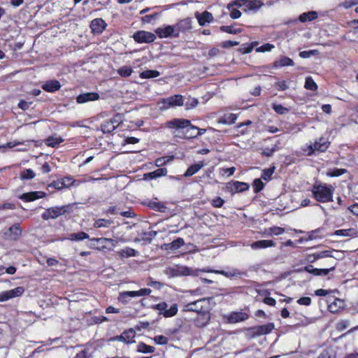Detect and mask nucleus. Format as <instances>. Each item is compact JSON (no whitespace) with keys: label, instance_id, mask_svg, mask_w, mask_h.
<instances>
[{"label":"nucleus","instance_id":"f257e3e1","mask_svg":"<svg viewBox=\"0 0 358 358\" xmlns=\"http://www.w3.org/2000/svg\"><path fill=\"white\" fill-rule=\"evenodd\" d=\"M213 297L202 298L184 306V311L195 312L198 314L195 318V324L201 327L207 325L210 320V311L212 310Z\"/></svg>","mask_w":358,"mask_h":358},{"label":"nucleus","instance_id":"f03ea898","mask_svg":"<svg viewBox=\"0 0 358 358\" xmlns=\"http://www.w3.org/2000/svg\"><path fill=\"white\" fill-rule=\"evenodd\" d=\"M169 129H185L186 138H196L197 127L192 125L189 120L180 118H174L166 123Z\"/></svg>","mask_w":358,"mask_h":358},{"label":"nucleus","instance_id":"7ed1b4c3","mask_svg":"<svg viewBox=\"0 0 358 358\" xmlns=\"http://www.w3.org/2000/svg\"><path fill=\"white\" fill-rule=\"evenodd\" d=\"M334 188L326 184H315L312 193L314 198L319 202L327 203L333 201Z\"/></svg>","mask_w":358,"mask_h":358},{"label":"nucleus","instance_id":"20e7f679","mask_svg":"<svg viewBox=\"0 0 358 358\" xmlns=\"http://www.w3.org/2000/svg\"><path fill=\"white\" fill-rule=\"evenodd\" d=\"M72 211V206L71 204L64 206H57L47 208L41 215V217L44 220L50 219L55 220Z\"/></svg>","mask_w":358,"mask_h":358},{"label":"nucleus","instance_id":"39448f33","mask_svg":"<svg viewBox=\"0 0 358 358\" xmlns=\"http://www.w3.org/2000/svg\"><path fill=\"white\" fill-rule=\"evenodd\" d=\"M275 328L273 322L249 327L246 329V335L249 338H255L270 334Z\"/></svg>","mask_w":358,"mask_h":358},{"label":"nucleus","instance_id":"423d86ee","mask_svg":"<svg viewBox=\"0 0 358 358\" xmlns=\"http://www.w3.org/2000/svg\"><path fill=\"white\" fill-rule=\"evenodd\" d=\"M201 271H204V270H193L189 267L185 266H180L168 268L166 271V273L169 275V277L172 278L188 275L197 276L199 275V273Z\"/></svg>","mask_w":358,"mask_h":358},{"label":"nucleus","instance_id":"0eeeda50","mask_svg":"<svg viewBox=\"0 0 358 358\" xmlns=\"http://www.w3.org/2000/svg\"><path fill=\"white\" fill-rule=\"evenodd\" d=\"M161 110H166L176 106H182L184 105L183 96L180 94H175L160 100L158 103Z\"/></svg>","mask_w":358,"mask_h":358},{"label":"nucleus","instance_id":"6e6552de","mask_svg":"<svg viewBox=\"0 0 358 358\" xmlns=\"http://www.w3.org/2000/svg\"><path fill=\"white\" fill-rule=\"evenodd\" d=\"M330 143L324 137L315 141L313 144L306 145L307 149L304 148L303 151L307 152L308 156H311L315 151L324 152L327 150Z\"/></svg>","mask_w":358,"mask_h":358},{"label":"nucleus","instance_id":"1a4fd4ad","mask_svg":"<svg viewBox=\"0 0 358 358\" xmlns=\"http://www.w3.org/2000/svg\"><path fill=\"white\" fill-rule=\"evenodd\" d=\"M151 308L157 310L159 315H162L164 317H171L176 315L178 313V305L173 303L169 309L168 304L166 302H162L152 305Z\"/></svg>","mask_w":358,"mask_h":358},{"label":"nucleus","instance_id":"9d476101","mask_svg":"<svg viewBox=\"0 0 358 358\" xmlns=\"http://www.w3.org/2000/svg\"><path fill=\"white\" fill-rule=\"evenodd\" d=\"M155 33L160 38L178 37L180 34V29L178 28V25H165L156 29Z\"/></svg>","mask_w":358,"mask_h":358},{"label":"nucleus","instance_id":"9b49d317","mask_svg":"<svg viewBox=\"0 0 358 358\" xmlns=\"http://www.w3.org/2000/svg\"><path fill=\"white\" fill-rule=\"evenodd\" d=\"M152 290L149 288H143L138 291H126L121 292L118 297L119 301L124 303H127V299L129 297H138L141 296L149 295Z\"/></svg>","mask_w":358,"mask_h":358},{"label":"nucleus","instance_id":"f8f14e48","mask_svg":"<svg viewBox=\"0 0 358 358\" xmlns=\"http://www.w3.org/2000/svg\"><path fill=\"white\" fill-rule=\"evenodd\" d=\"M24 292V288L22 286L15 289L0 292V302L6 301L9 299L20 296Z\"/></svg>","mask_w":358,"mask_h":358},{"label":"nucleus","instance_id":"ddd939ff","mask_svg":"<svg viewBox=\"0 0 358 358\" xmlns=\"http://www.w3.org/2000/svg\"><path fill=\"white\" fill-rule=\"evenodd\" d=\"M133 38L134 41L137 43H149L153 42L156 39V36L155 34L149 31H138L134 34Z\"/></svg>","mask_w":358,"mask_h":358},{"label":"nucleus","instance_id":"4468645a","mask_svg":"<svg viewBox=\"0 0 358 358\" xmlns=\"http://www.w3.org/2000/svg\"><path fill=\"white\" fill-rule=\"evenodd\" d=\"M22 234V229L19 224H15L9 227L3 233L4 238L7 240L16 241Z\"/></svg>","mask_w":358,"mask_h":358},{"label":"nucleus","instance_id":"2eb2a0df","mask_svg":"<svg viewBox=\"0 0 358 358\" xmlns=\"http://www.w3.org/2000/svg\"><path fill=\"white\" fill-rule=\"evenodd\" d=\"M107 24L102 18H95L90 24L92 31L94 34H101L106 28Z\"/></svg>","mask_w":358,"mask_h":358},{"label":"nucleus","instance_id":"dca6fc26","mask_svg":"<svg viewBox=\"0 0 358 358\" xmlns=\"http://www.w3.org/2000/svg\"><path fill=\"white\" fill-rule=\"evenodd\" d=\"M46 195V193L42 191L29 192L22 194L20 196V199L25 202H31L38 199L44 198Z\"/></svg>","mask_w":358,"mask_h":358},{"label":"nucleus","instance_id":"f3484780","mask_svg":"<svg viewBox=\"0 0 358 358\" xmlns=\"http://www.w3.org/2000/svg\"><path fill=\"white\" fill-rule=\"evenodd\" d=\"M249 318V315L244 312H231L227 316V322L230 324L243 322Z\"/></svg>","mask_w":358,"mask_h":358},{"label":"nucleus","instance_id":"a211bd4d","mask_svg":"<svg viewBox=\"0 0 358 358\" xmlns=\"http://www.w3.org/2000/svg\"><path fill=\"white\" fill-rule=\"evenodd\" d=\"M249 185L246 182L234 181L229 182L227 185V189L231 192H242L249 189Z\"/></svg>","mask_w":358,"mask_h":358},{"label":"nucleus","instance_id":"6ab92c4d","mask_svg":"<svg viewBox=\"0 0 358 358\" xmlns=\"http://www.w3.org/2000/svg\"><path fill=\"white\" fill-rule=\"evenodd\" d=\"M100 96L96 92H87L79 94L76 97V102L78 103H85L88 101H94L98 100Z\"/></svg>","mask_w":358,"mask_h":358},{"label":"nucleus","instance_id":"aec40b11","mask_svg":"<svg viewBox=\"0 0 358 358\" xmlns=\"http://www.w3.org/2000/svg\"><path fill=\"white\" fill-rule=\"evenodd\" d=\"M204 271L206 272H209V273H217V274H221L227 278H231V277H236V276H238V275H242L243 274H244L243 272H241L239 270H238L237 268H231L227 271H219V270H213V269H209V270H204Z\"/></svg>","mask_w":358,"mask_h":358},{"label":"nucleus","instance_id":"412c9836","mask_svg":"<svg viewBox=\"0 0 358 358\" xmlns=\"http://www.w3.org/2000/svg\"><path fill=\"white\" fill-rule=\"evenodd\" d=\"M42 89L48 92H55L61 88L60 83L57 80H50L44 83Z\"/></svg>","mask_w":358,"mask_h":358},{"label":"nucleus","instance_id":"4be33fe9","mask_svg":"<svg viewBox=\"0 0 358 358\" xmlns=\"http://www.w3.org/2000/svg\"><path fill=\"white\" fill-rule=\"evenodd\" d=\"M294 64V61L291 58L282 56L273 62V67L277 69L285 66H292Z\"/></svg>","mask_w":358,"mask_h":358},{"label":"nucleus","instance_id":"5701e85b","mask_svg":"<svg viewBox=\"0 0 358 358\" xmlns=\"http://www.w3.org/2000/svg\"><path fill=\"white\" fill-rule=\"evenodd\" d=\"M322 231V229H317L315 230L311 231L308 232L305 236L300 237L299 239L296 240L295 242L296 243H303L308 240L315 239L318 237L319 234Z\"/></svg>","mask_w":358,"mask_h":358},{"label":"nucleus","instance_id":"b1692460","mask_svg":"<svg viewBox=\"0 0 358 358\" xmlns=\"http://www.w3.org/2000/svg\"><path fill=\"white\" fill-rule=\"evenodd\" d=\"M264 6V3L261 0H248L246 2V6L244 11H257Z\"/></svg>","mask_w":358,"mask_h":358},{"label":"nucleus","instance_id":"393cba45","mask_svg":"<svg viewBox=\"0 0 358 358\" xmlns=\"http://www.w3.org/2000/svg\"><path fill=\"white\" fill-rule=\"evenodd\" d=\"M196 17L201 26H204L206 23H209L213 20V15L208 11H204L201 14H196Z\"/></svg>","mask_w":358,"mask_h":358},{"label":"nucleus","instance_id":"a878e982","mask_svg":"<svg viewBox=\"0 0 358 358\" xmlns=\"http://www.w3.org/2000/svg\"><path fill=\"white\" fill-rule=\"evenodd\" d=\"M167 169L166 168H159L154 171L149 172L144 174L145 179H155L159 177L165 176L167 174Z\"/></svg>","mask_w":358,"mask_h":358},{"label":"nucleus","instance_id":"bb28decb","mask_svg":"<svg viewBox=\"0 0 358 358\" xmlns=\"http://www.w3.org/2000/svg\"><path fill=\"white\" fill-rule=\"evenodd\" d=\"M318 14L316 11H309L307 13H303L299 17V20L301 22H306L307 21H313L317 18Z\"/></svg>","mask_w":358,"mask_h":358},{"label":"nucleus","instance_id":"cd10ccee","mask_svg":"<svg viewBox=\"0 0 358 358\" xmlns=\"http://www.w3.org/2000/svg\"><path fill=\"white\" fill-rule=\"evenodd\" d=\"M204 166L203 162L196 163L191 165L184 173L185 177H190L196 173Z\"/></svg>","mask_w":358,"mask_h":358},{"label":"nucleus","instance_id":"c85d7f7f","mask_svg":"<svg viewBox=\"0 0 358 358\" xmlns=\"http://www.w3.org/2000/svg\"><path fill=\"white\" fill-rule=\"evenodd\" d=\"M122 335L124 336V342L130 344L135 343L134 338L136 336V331L134 329H129L127 330H125L122 332Z\"/></svg>","mask_w":358,"mask_h":358},{"label":"nucleus","instance_id":"c756f323","mask_svg":"<svg viewBox=\"0 0 358 358\" xmlns=\"http://www.w3.org/2000/svg\"><path fill=\"white\" fill-rule=\"evenodd\" d=\"M155 350V348L154 346L148 345L143 342L138 343L137 345L136 351L140 353H152Z\"/></svg>","mask_w":358,"mask_h":358},{"label":"nucleus","instance_id":"7c9ffc66","mask_svg":"<svg viewBox=\"0 0 358 358\" xmlns=\"http://www.w3.org/2000/svg\"><path fill=\"white\" fill-rule=\"evenodd\" d=\"M237 115L234 113H227L223 115L220 120L219 122L224 124H231L236 122Z\"/></svg>","mask_w":358,"mask_h":358},{"label":"nucleus","instance_id":"2f4dec72","mask_svg":"<svg viewBox=\"0 0 358 358\" xmlns=\"http://www.w3.org/2000/svg\"><path fill=\"white\" fill-rule=\"evenodd\" d=\"M36 176V173L31 169H25L21 171L20 178L22 180H31Z\"/></svg>","mask_w":358,"mask_h":358},{"label":"nucleus","instance_id":"473e14b6","mask_svg":"<svg viewBox=\"0 0 358 358\" xmlns=\"http://www.w3.org/2000/svg\"><path fill=\"white\" fill-rule=\"evenodd\" d=\"M160 76V73L156 70H145L140 73L142 79L154 78Z\"/></svg>","mask_w":358,"mask_h":358},{"label":"nucleus","instance_id":"72a5a7b5","mask_svg":"<svg viewBox=\"0 0 358 358\" xmlns=\"http://www.w3.org/2000/svg\"><path fill=\"white\" fill-rule=\"evenodd\" d=\"M343 301L339 299H335L333 302L328 305V310L333 313H337L342 307Z\"/></svg>","mask_w":358,"mask_h":358},{"label":"nucleus","instance_id":"f704fd0d","mask_svg":"<svg viewBox=\"0 0 358 358\" xmlns=\"http://www.w3.org/2000/svg\"><path fill=\"white\" fill-rule=\"evenodd\" d=\"M85 238H89V236L87 234L83 231L71 234L67 238L69 240L75 241L84 240Z\"/></svg>","mask_w":358,"mask_h":358},{"label":"nucleus","instance_id":"c9c22d12","mask_svg":"<svg viewBox=\"0 0 358 358\" xmlns=\"http://www.w3.org/2000/svg\"><path fill=\"white\" fill-rule=\"evenodd\" d=\"M306 271L309 273H311L315 276L320 275V268H314L312 265H308L304 266L303 268H299L296 270V272H302V271Z\"/></svg>","mask_w":358,"mask_h":358},{"label":"nucleus","instance_id":"e433bc0d","mask_svg":"<svg viewBox=\"0 0 358 358\" xmlns=\"http://www.w3.org/2000/svg\"><path fill=\"white\" fill-rule=\"evenodd\" d=\"M174 159L173 155L171 156H165L162 157L157 158L155 160V166L157 167H160L164 166L170 162H171Z\"/></svg>","mask_w":358,"mask_h":358},{"label":"nucleus","instance_id":"4c0bfd02","mask_svg":"<svg viewBox=\"0 0 358 358\" xmlns=\"http://www.w3.org/2000/svg\"><path fill=\"white\" fill-rule=\"evenodd\" d=\"M117 127L113 123L109 121H106L101 125V129L104 133H110L113 131Z\"/></svg>","mask_w":358,"mask_h":358},{"label":"nucleus","instance_id":"58836bf2","mask_svg":"<svg viewBox=\"0 0 358 358\" xmlns=\"http://www.w3.org/2000/svg\"><path fill=\"white\" fill-rule=\"evenodd\" d=\"M272 108L275 110V112L280 115H286L289 112V109L283 106L281 104L273 103L272 105Z\"/></svg>","mask_w":358,"mask_h":358},{"label":"nucleus","instance_id":"ea45409f","mask_svg":"<svg viewBox=\"0 0 358 358\" xmlns=\"http://www.w3.org/2000/svg\"><path fill=\"white\" fill-rule=\"evenodd\" d=\"M304 87L308 90L315 91L317 89V85L311 77H307Z\"/></svg>","mask_w":358,"mask_h":358},{"label":"nucleus","instance_id":"a19ab883","mask_svg":"<svg viewBox=\"0 0 358 358\" xmlns=\"http://www.w3.org/2000/svg\"><path fill=\"white\" fill-rule=\"evenodd\" d=\"M317 358H336V352L333 349H325L320 352Z\"/></svg>","mask_w":358,"mask_h":358},{"label":"nucleus","instance_id":"79ce46f5","mask_svg":"<svg viewBox=\"0 0 358 358\" xmlns=\"http://www.w3.org/2000/svg\"><path fill=\"white\" fill-rule=\"evenodd\" d=\"M63 139L61 137L50 136L46 140V145L50 147H55L60 143L63 142Z\"/></svg>","mask_w":358,"mask_h":358},{"label":"nucleus","instance_id":"37998d69","mask_svg":"<svg viewBox=\"0 0 358 358\" xmlns=\"http://www.w3.org/2000/svg\"><path fill=\"white\" fill-rule=\"evenodd\" d=\"M227 8L230 12V17L232 19H238L241 16V12L232 6V4H228Z\"/></svg>","mask_w":358,"mask_h":358},{"label":"nucleus","instance_id":"c03bdc74","mask_svg":"<svg viewBox=\"0 0 358 358\" xmlns=\"http://www.w3.org/2000/svg\"><path fill=\"white\" fill-rule=\"evenodd\" d=\"M112 220L106 219H99L95 221L94 227L96 228L108 227L112 224Z\"/></svg>","mask_w":358,"mask_h":358},{"label":"nucleus","instance_id":"a18cd8bd","mask_svg":"<svg viewBox=\"0 0 358 358\" xmlns=\"http://www.w3.org/2000/svg\"><path fill=\"white\" fill-rule=\"evenodd\" d=\"M132 72V69L127 66H122L117 70V73L122 77H129L131 75Z\"/></svg>","mask_w":358,"mask_h":358},{"label":"nucleus","instance_id":"49530a36","mask_svg":"<svg viewBox=\"0 0 358 358\" xmlns=\"http://www.w3.org/2000/svg\"><path fill=\"white\" fill-rule=\"evenodd\" d=\"M120 253L122 257H129L136 256V251L132 248H127L126 249L122 250Z\"/></svg>","mask_w":358,"mask_h":358},{"label":"nucleus","instance_id":"de8ad7c7","mask_svg":"<svg viewBox=\"0 0 358 358\" xmlns=\"http://www.w3.org/2000/svg\"><path fill=\"white\" fill-rule=\"evenodd\" d=\"M199 101L195 98H189L188 100L185 102V106L187 110H189L194 108L197 106Z\"/></svg>","mask_w":358,"mask_h":358},{"label":"nucleus","instance_id":"09e8293b","mask_svg":"<svg viewBox=\"0 0 358 358\" xmlns=\"http://www.w3.org/2000/svg\"><path fill=\"white\" fill-rule=\"evenodd\" d=\"M264 187V182L262 181L261 179L257 178L253 182V187L255 192L257 193L259 192L261 190L263 189Z\"/></svg>","mask_w":358,"mask_h":358},{"label":"nucleus","instance_id":"8fccbe9b","mask_svg":"<svg viewBox=\"0 0 358 358\" xmlns=\"http://www.w3.org/2000/svg\"><path fill=\"white\" fill-rule=\"evenodd\" d=\"M153 341L157 345H166L169 342L168 338L163 335L155 336Z\"/></svg>","mask_w":358,"mask_h":358},{"label":"nucleus","instance_id":"3c124183","mask_svg":"<svg viewBox=\"0 0 358 358\" xmlns=\"http://www.w3.org/2000/svg\"><path fill=\"white\" fill-rule=\"evenodd\" d=\"M347 170L345 169H335L331 172H327V175L330 177H338L345 173Z\"/></svg>","mask_w":358,"mask_h":358},{"label":"nucleus","instance_id":"603ef678","mask_svg":"<svg viewBox=\"0 0 358 358\" xmlns=\"http://www.w3.org/2000/svg\"><path fill=\"white\" fill-rule=\"evenodd\" d=\"M318 52L316 50H311L308 51H302L299 52V57L303 59L309 58L313 55H317Z\"/></svg>","mask_w":358,"mask_h":358},{"label":"nucleus","instance_id":"864d4df0","mask_svg":"<svg viewBox=\"0 0 358 358\" xmlns=\"http://www.w3.org/2000/svg\"><path fill=\"white\" fill-rule=\"evenodd\" d=\"M220 29L229 34H238L241 31L240 29H235L232 26H222Z\"/></svg>","mask_w":358,"mask_h":358},{"label":"nucleus","instance_id":"5fc2aeb1","mask_svg":"<svg viewBox=\"0 0 358 358\" xmlns=\"http://www.w3.org/2000/svg\"><path fill=\"white\" fill-rule=\"evenodd\" d=\"M210 203L215 208H221L224 203V201L221 197L217 196L211 200Z\"/></svg>","mask_w":358,"mask_h":358},{"label":"nucleus","instance_id":"6e6d98bb","mask_svg":"<svg viewBox=\"0 0 358 358\" xmlns=\"http://www.w3.org/2000/svg\"><path fill=\"white\" fill-rule=\"evenodd\" d=\"M349 325H350V322L348 320H343L339 321L336 324V329L339 331H343L344 329H345L346 328H348Z\"/></svg>","mask_w":358,"mask_h":358},{"label":"nucleus","instance_id":"4d7b16f0","mask_svg":"<svg viewBox=\"0 0 358 358\" xmlns=\"http://www.w3.org/2000/svg\"><path fill=\"white\" fill-rule=\"evenodd\" d=\"M273 171H274V168L264 169L263 171V173L262 175V178L264 180H269L271 179V176L273 173Z\"/></svg>","mask_w":358,"mask_h":358},{"label":"nucleus","instance_id":"13d9d810","mask_svg":"<svg viewBox=\"0 0 358 358\" xmlns=\"http://www.w3.org/2000/svg\"><path fill=\"white\" fill-rule=\"evenodd\" d=\"M331 251L333 252V253H331V257H333L338 260L343 259L345 257V253H344L345 252L344 251L336 250H332Z\"/></svg>","mask_w":358,"mask_h":358},{"label":"nucleus","instance_id":"bf43d9fd","mask_svg":"<svg viewBox=\"0 0 358 358\" xmlns=\"http://www.w3.org/2000/svg\"><path fill=\"white\" fill-rule=\"evenodd\" d=\"M274 48V45L270 43H266L257 48V52H268Z\"/></svg>","mask_w":358,"mask_h":358},{"label":"nucleus","instance_id":"052dcab7","mask_svg":"<svg viewBox=\"0 0 358 358\" xmlns=\"http://www.w3.org/2000/svg\"><path fill=\"white\" fill-rule=\"evenodd\" d=\"M272 245H273V243H272L271 241L264 240V241H259L255 242L252 244H251L250 246L257 247V246H272Z\"/></svg>","mask_w":358,"mask_h":358},{"label":"nucleus","instance_id":"680f3d73","mask_svg":"<svg viewBox=\"0 0 358 358\" xmlns=\"http://www.w3.org/2000/svg\"><path fill=\"white\" fill-rule=\"evenodd\" d=\"M110 121L117 127L119 124L122 122V116L120 114L115 115L113 118L110 120Z\"/></svg>","mask_w":358,"mask_h":358},{"label":"nucleus","instance_id":"e2e57ef3","mask_svg":"<svg viewBox=\"0 0 358 358\" xmlns=\"http://www.w3.org/2000/svg\"><path fill=\"white\" fill-rule=\"evenodd\" d=\"M50 187H53L56 189H62L63 188H66L65 187V184L62 182V179L54 181L50 185Z\"/></svg>","mask_w":358,"mask_h":358},{"label":"nucleus","instance_id":"0e129e2a","mask_svg":"<svg viewBox=\"0 0 358 358\" xmlns=\"http://www.w3.org/2000/svg\"><path fill=\"white\" fill-rule=\"evenodd\" d=\"M311 299L308 296L301 297L297 300V303L299 305L309 306L311 303Z\"/></svg>","mask_w":358,"mask_h":358},{"label":"nucleus","instance_id":"69168bd1","mask_svg":"<svg viewBox=\"0 0 358 358\" xmlns=\"http://www.w3.org/2000/svg\"><path fill=\"white\" fill-rule=\"evenodd\" d=\"M352 231V229H339L336 230L334 234L337 236H348L351 235Z\"/></svg>","mask_w":358,"mask_h":358},{"label":"nucleus","instance_id":"338daca9","mask_svg":"<svg viewBox=\"0 0 358 358\" xmlns=\"http://www.w3.org/2000/svg\"><path fill=\"white\" fill-rule=\"evenodd\" d=\"M331 250H324L320 252L316 253V258L320 259V258H324V257H329L331 256Z\"/></svg>","mask_w":358,"mask_h":358},{"label":"nucleus","instance_id":"774afa93","mask_svg":"<svg viewBox=\"0 0 358 358\" xmlns=\"http://www.w3.org/2000/svg\"><path fill=\"white\" fill-rule=\"evenodd\" d=\"M354 6H355V3L352 1V0L345 1L338 5L339 7H342L345 9L350 8Z\"/></svg>","mask_w":358,"mask_h":358}]
</instances>
